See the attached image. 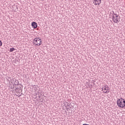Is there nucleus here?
Listing matches in <instances>:
<instances>
[{"mask_svg":"<svg viewBox=\"0 0 125 125\" xmlns=\"http://www.w3.org/2000/svg\"><path fill=\"white\" fill-rule=\"evenodd\" d=\"M67 106H69V104H67Z\"/></svg>","mask_w":125,"mask_h":125,"instance_id":"4468645a","label":"nucleus"},{"mask_svg":"<svg viewBox=\"0 0 125 125\" xmlns=\"http://www.w3.org/2000/svg\"><path fill=\"white\" fill-rule=\"evenodd\" d=\"M117 106L120 108H125V100L123 98H120L117 101Z\"/></svg>","mask_w":125,"mask_h":125,"instance_id":"f257e3e1","label":"nucleus"},{"mask_svg":"<svg viewBox=\"0 0 125 125\" xmlns=\"http://www.w3.org/2000/svg\"><path fill=\"white\" fill-rule=\"evenodd\" d=\"M93 3L95 4V5H100L101 3V0H93Z\"/></svg>","mask_w":125,"mask_h":125,"instance_id":"7ed1b4c3","label":"nucleus"},{"mask_svg":"<svg viewBox=\"0 0 125 125\" xmlns=\"http://www.w3.org/2000/svg\"><path fill=\"white\" fill-rule=\"evenodd\" d=\"M114 22H115V23H119V22H120V20H118V17H116V18L114 20Z\"/></svg>","mask_w":125,"mask_h":125,"instance_id":"0eeeda50","label":"nucleus"},{"mask_svg":"<svg viewBox=\"0 0 125 125\" xmlns=\"http://www.w3.org/2000/svg\"><path fill=\"white\" fill-rule=\"evenodd\" d=\"M112 12H113V14L115 15V12H114V11H112Z\"/></svg>","mask_w":125,"mask_h":125,"instance_id":"ddd939ff","label":"nucleus"},{"mask_svg":"<svg viewBox=\"0 0 125 125\" xmlns=\"http://www.w3.org/2000/svg\"><path fill=\"white\" fill-rule=\"evenodd\" d=\"M31 26L33 29H37V28H38V23L35 21H33L31 23Z\"/></svg>","mask_w":125,"mask_h":125,"instance_id":"20e7f679","label":"nucleus"},{"mask_svg":"<svg viewBox=\"0 0 125 125\" xmlns=\"http://www.w3.org/2000/svg\"><path fill=\"white\" fill-rule=\"evenodd\" d=\"M0 46H2V42L0 40Z\"/></svg>","mask_w":125,"mask_h":125,"instance_id":"9d476101","label":"nucleus"},{"mask_svg":"<svg viewBox=\"0 0 125 125\" xmlns=\"http://www.w3.org/2000/svg\"><path fill=\"white\" fill-rule=\"evenodd\" d=\"M112 19H113V21H114V20H115V17H114V15H113Z\"/></svg>","mask_w":125,"mask_h":125,"instance_id":"f8f14e48","label":"nucleus"},{"mask_svg":"<svg viewBox=\"0 0 125 125\" xmlns=\"http://www.w3.org/2000/svg\"><path fill=\"white\" fill-rule=\"evenodd\" d=\"M110 92V90L109 89H107L106 91H104V93H106V94Z\"/></svg>","mask_w":125,"mask_h":125,"instance_id":"1a4fd4ad","label":"nucleus"},{"mask_svg":"<svg viewBox=\"0 0 125 125\" xmlns=\"http://www.w3.org/2000/svg\"><path fill=\"white\" fill-rule=\"evenodd\" d=\"M14 81V83L16 85H18V84H19V82L18 81V80H16V79H15Z\"/></svg>","mask_w":125,"mask_h":125,"instance_id":"39448f33","label":"nucleus"},{"mask_svg":"<svg viewBox=\"0 0 125 125\" xmlns=\"http://www.w3.org/2000/svg\"><path fill=\"white\" fill-rule=\"evenodd\" d=\"M106 88H109V87H108V86L105 85L104 87H103L102 89V90H107Z\"/></svg>","mask_w":125,"mask_h":125,"instance_id":"423d86ee","label":"nucleus"},{"mask_svg":"<svg viewBox=\"0 0 125 125\" xmlns=\"http://www.w3.org/2000/svg\"><path fill=\"white\" fill-rule=\"evenodd\" d=\"M14 50H15V49L14 47L10 48V52H12L13 51H14Z\"/></svg>","mask_w":125,"mask_h":125,"instance_id":"6e6552de","label":"nucleus"},{"mask_svg":"<svg viewBox=\"0 0 125 125\" xmlns=\"http://www.w3.org/2000/svg\"><path fill=\"white\" fill-rule=\"evenodd\" d=\"M114 15H115L116 17H119V16L117 14H114Z\"/></svg>","mask_w":125,"mask_h":125,"instance_id":"9b49d317","label":"nucleus"},{"mask_svg":"<svg viewBox=\"0 0 125 125\" xmlns=\"http://www.w3.org/2000/svg\"><path fill=\"white\" fill-rule=\"evenodd\" d=\"M33 43L35 45H37L38 46H40L41 44H42V39L40 38H35L33 41Z\"/></svg>","mask_w":125,"mask_h":125,"instance_id":"f03ea898","label":"nucleus"}]
</instances>
